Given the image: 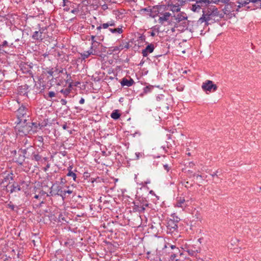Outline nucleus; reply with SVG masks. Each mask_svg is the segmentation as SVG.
I'll list each match as a JSON object with an SVG mask.
<instances>
[{
	"label": "nucleus",
	"mask_w": 261,
	"mask_h": 261,
	"mask_svg": "<svg viewBox=\"0 0 261 261\" xmlns=\"http://www.w3.org/2000/svg\"><path fill=\"white\" fill-rule=\"evenodd\" d=\"M250 3L253 4L257 8H261V0H235V2H230L229 4L225 6L223 11L225 14H229L234 11H239V9L245 7Z\"/></svg>",
	"instance_id": "obj_1"
},
{
	"label": "nucleus",
	"mask_w": 261,
	"mask_h": 261,
	"mask_svg": "<svg viewBox=\"0 0 261 261\" xmlns=\"http://www.w3.org/2000/svg\"><path fill=\"white\" fill-rule=\"evenodd\" d=\"M213 11H212V13L208 14V16H202L200 17L198 20V22L202 23V22H205V24L208 25L209 24L208 22L210 21H215V18L216 17H219V18H222L224 17V14H225L224 11L223 13H221L218 11L217 8H213Z\"/></svg>",
	"instance_id": "obj_2"
},
{
	"label": "nucleus",
	"mask_w": 261,
	"mask_h": 261,
	"mask_svg": "<svg viewBox=\"0 0 261 261\" xmlns=\"http://www.w3.org/2000/svg\"><path fill=\"white\" fill-rule=\"evenodd\" d=\"M180 221V218L173 214L171 218L167 220V233H172L177 232L178 223Z\"/></svg>",
	"instance_id": "obj_3"
},
{
	"label": "nucleus",
	"mask_w": 261,
	"mask_h": 261,
	"mask_svg": "<svg viewBox=\"0 0 261 261\" xmlns=\"http://www.w3.org/2000/svg\"><path fill=\"white\" fill-rule=\"evenodd\" d=\"M17 116L19 120L18 124H20L22 122L25 123L27 122V118L29 117V114L25 106L22 104L19 107L17 111Z\"/></svg>",
	"instance_id": "obj_4"
},
{
	"label": "nucleus",
	"mask_w": 261,
	"mask_h": 261,
	"mask_svg": "<svg viewBox=\"0 0 261 261\" xmlns=\"http://www.w3.org/2000/svg\"><path fill=\"white\" fill-rule=\"evenodd\" d=\"M105 49V47L99 42L91 43L90 50L92 51L93 55L101 56L102 49Z\"/></svg>",
	"instance_id": "obj_5"
},
{
	"label": "nucleus",
	"mask_w": 261,
	"mask_h": 261,
	"mask_svg": "<svg viewBox=\"0 0 261 261\" xmlns=\"http://www.w3.org/2000/svg\"><path fill=\"white\" fill-rule=\"evenodd\" d=\"M202 88L204 91H215L217 89V86L216 84H214L212 81L207 80L203 83Z\"/></svg>",
	"instance_id": "obj_6"
},
{
	"label": "nucleus",
	"mask_w": 261,
	"mask_h": 261,
	"mask_svg": "<svg viewBox=\"0 0 261 261\" xmlns=\"http://www.w3.org/2000/svg\"><path fill=\"white\" fill-rule=\"evenodd\" d=\"M129 42L122 41L118 46H116L112 47L111 51L113 53L117 54L124 48H129Z\"/></svg>",
	"instance_id": "obj_7"
},
{
	"label": "nucleus",
	"mask_w": 261,
	"mask_h": 261,
	"mask_svg": "<svg viewBox=\"0 0 261 261\" xmlns=\"http://www.w3.org/2000/svg\"><path fill=\"white\" fill-rule=\"evenodd\" d=\"M177 247L175 245H171L170 243L165 245L162 249V253L166 256L169 257L171 255V252H173L174 248Z\"/></svg>",
	"instance_id": "obj_8"
},
{
	"label": "nucleus",
	"mask_w": 261,
	"mask_h": 261,
	"mask_svg": "<svg viewBox=\"0 0 261 261\" xmlns=\"http://www.w3.org/2000/svg\"><path fill=\"white\" fill-rule=\"evenodd\" d=\"M29 125L30 134L32 135L36 133L38 130L41 129L40 125L37 122H28Z\"/></svg>",
	"instance_id": "obj_9"
},
{
	"label": "nucleus",
	"mask_w": 261,
	"mask_h": 261,
	"mask_svg": "<svg viewBox=\"0 0 261 261\" xmlns=\"http://www.w3.org/2000/svg\"><path fill=\"white\" fill-rule=\"evenodd\" d=\"M6 188L8 192H9L10 193L17 192L21 190L20 187L17 182H13L11 185L8 184L6 186Z\"/></svg>",
	"instance_id": "obj_10"
},
{
	"label": "nucleus",
	"mask_w": 261,
	"mask_h": 261,
	"mask_svg": "<svg viewBox=\"0 0 261 261\" xmlns=\"http://www.w3.org/2000/svg\"><path fill=\"white\" fill-rule=\"evenodd\" d=\"M182 253L178 247L174 248L173 252H171V255L169 257V261H177L178 260L177 257L181 255Z\"/></svg>",
	"instance_id": "obj_11"
},
{
	"label": "nucleus",
	"mask_w": 261,
	"mask_h": 261,
	"mask_svg": "<svg viewBox=\"0 0 261 261\" xmlns=\"http://www.w3.org/2000/svg\"><path fill=\"white\" fill-rule=\"evenodd\" d=\"M29 86L27 84L21 85L18 88V93L20 96H28Z\"/></svg>",
	"instance_id": "obj_12"
},
{
	"label": "nucleus",
	"mask_w": 261,
	"mask_h": 261,
	"mask_svg": "<svg viewBox=\"0 0 261 261\" xmlns=\"http://www.w3.org/2000/svg\"><path fill=\"white\" fill-rule=\"evenodd\" d=\"M154 49V44L150 43L149 44L145 49H143L142 51V54L143 57H147L148 54L151 53L153 51Z\"/></svg>",
	"instance_id": "obj_13"
},
{
	"label": "nucleus",
	"mask_w": 261,
	"mask_h": 261,
	"mask_svg": "<svg viewBox=\"0 0 261 261\" xmlns=\"http://www.w3.org/2000/svg\"><path fill=\"white\" fill-rule=\"evenodd\" d=\"M196 4L199 5L201 8H206L208 5L213 3V0H195Z\"/></svg>",
	"instance_id": "obj_14"
},
{
	"label": "nucleus",
	"mask_w": 261,
	"mask_h": 261,
	"mask_svg": "<svg viewBox=\"0 0 261 261\" xmlns=\"http://www.w3.org/2000/svg\"><path fill=\"white\" fill-rule=\"evenodd\" d=\"M175 206L182 208H185L187 206V204L185 198L181 197L177 198Z\"/></svg>",
	"instance_id": "obj_15"
},
{
	"label": "nucleus",
	"mask_w": 261,
	"mask_h": 261,
	"mask_svg": "<svg viewBox=\"0 0 261 261\" xmlns=\"http://www.w3.org/2000/svg\"><path fill=\"white\" fill-rule=\"evenodd\" d=\"M21 124H22V125L19 129V132H22L24 135L30 134L29 125H28V123L25 122L24 123L23 122H22Z\"/></svg>",
	"instance_id": "obj_16"
},
{
	"label": "nucleus",
	"mask_w": 261,
	"mask_h": 261,
	"mask_svg": "<svg viewBox=\"0 0 261 261\" xmlns=\"http://www.w3.org/2000/svg\"><path fill=\"white\" fill-rule=\"evenodd\" d=\"M45 37V35H43L41 32L35 31L32 35V38L35 40L41 41Z\"/></svg>",
	"instance_id": "obj_17"
},
{
	"label": "nucleus",
	"mask_w": 261,
	"mask_h": 261,
	"mask_svg": "<svg viewBox=\"0 0 261 261\" xmlns=\"http://www.w3.org/2000/svg\"><path fill=\"white\" fill-rule=\"evenodd\" d=\"M213 8H216L215 6H210V5H208V6L206 8H202V16H208V14L210 13L211 14L212 13V11H213Z\"/></svg>",
	"instance_id": "obj_18"
},
{
	"label": "nucleus",
	"mask_w": 261,
	"mask_h": 261,
	"mask_svg": "<svg viewBox=\"0 0 261 261\" xmlns=\"http://www.w3.org/2000/svg\"><path fill=\"white\" fill-rule=\"evenodd\" d=\"M171 16V14L169 12H165L159 17V22L161 24H163L164 21H167Z\"/></svg>",
	"instance_id": "obj_19"
},
{
	"label": "nucleus",
	"mask_w": 261,
	"mask_h": 261,
	"mask_svg": "<svg viewBox=\"0 0 261 261\" xmlns=\"http://www.w3.org/2000/svg\"><path fill=\"white\" fill-rule=\"evenodd\" d=\"M134 83V81L132 79H130L128 80L126 78H123L121 82V84L122 86H126L127 87H130L132 86Z\"/></svg>",
	"instance_id": "obj_20"
},
{
	"label": "nucleus",
	"mask_w": 261,
	"mask_h": 261,
	"mask_svg": "<svg viewBox=\"0 0 261 261\" xmlns=\"http://www.w3.org/2000/svg\"><path fill=\"white\" fill-rule=\"evenodd\" d=\"M13 180V177L12 173H8L5 177H4V179H3L1 181V184H4L5 182H9L8 184H10V181Z\"/></svg>",
	"instance_id": "obj_21"
},
{
	"label": "nucleus",
	"mask_w": 261,
	"mask_h": 261,
	"mask_svg": "<svg viewBox=\"0 0 261 261\" xmlns=\"http://www.w3.org/2000/svg\"><path fill=\"white\" fill-rule=\"evenodd\" d=\"M175 19L176 22H179L182 20H186L187 19V16L184 13H180L177 15Z\"/></svg>",
	"instance_id": "obj_22"
},
{
	"label": "nucleus",
	"mask_w": 261,
	"mask_h": 261,
	"mask_svg": "<svg viewBox=\"0 0 261 261\" xmlns=\"http://www.w3.org/2000/svg\"><path fill=\"white\" fill-rule=\"evenodd\" d=\"M63 6L65 7L64 10L68 11L69 10V7H71L73 4L68 0H63Z\"/></svg>",
	"instance_id": "obj_23"
},
{
	"label": "nucleus",
	"mask_w": 261,
	"mask_h": 261,
	"mask_svg": "<svg viewBox=\"0 0 261 261\" xmlns=\"http://www.w3.org/2000/svg\"><path fill=\"white\" fill-rule=\"evenodd\" d=\"M109 31L113 34H121L123 33L122 27L117 28H109Z\"/></svg>",
	"instance_id": "obj_24"
},
{
	"label": "nucleus",
	"mask_w": 261,
	"mask_h": 261,
	"mask_svg": "<svg viewBox=\"0 0 261 261\" xmlns=\"http://www.w3.org/2000/svg\"><path fill=\"white\" fill-rule=\"evenodd\" d=\"M82 60H84L88 58L90 55H93L92 51L89 49L88 51H85L83 53L80 54Z\"/></svg>",
	"instance_id": "obj_25"
},
{
	"label": "nucleus",
	"mask_w": 261,
	"mask_h": 261,
	"mask_svg": "<svg viewBox=\"0 0 261 261\" xmlns=\"http://www.w3.org/2000/svg\"><path fill=\"white\" fill-rule=\"evenodd\" d=\"M120 114L119 113V111L118 110H115L113 111V112L111 114V117L115 120L118 119L120 117Z\"/></svg>",
	"instance_id": "obj_26"
},
{
	"label": "nucleus",
	"mask_w": 261,
	"mask_h": 261,
	"mask_svg": "<svg viewBox=\"0 0 261 261\" xmlns=\"http://www.w3.org/2000/svg\"><path fill=\"white\" fill-rule=\"evenodd\" d=\"M153 88V86L151 85H149L143 88V93H142L141 95L146 94L149 92H150Z\"/></svg>",
	"instance_id": "obj_27"
},
{
	"label": "nucleus",
	"mask_w": 261,
	"mask_h": 261,
	"mask_svg": "<svg viewBox=\"0 0 261 261\" xmlns=\"http://www.w3.org/2000/svg\"><path fill=\"white\" fill-rule=\"evenodd\" d=\"M202 8L200 7L199 5L196 4L192 5L191 8V10L194 12H199Z\"/></svg>",
	"instance_id": "obj_28"
},
{
	"label": "nucleus",
	"mask_w": 261,
	"mask_h": 261,
	"mask_svg": "<svg viewBox=\"0 0 261 261\" xmlns=\"http://www.w3.org/2000/svg\"><path fill=\"white\" fill-rule=\"evenodd\" d=\"M211 175L213 177H214L215 176L217 177L218 180L217 181H215L216 182L221 181L222 179L220 178L219 177L220 175V172H219L218 170H217L215 172H214L213 174H211Z\"/></svg>",
	"instance_id": "obj_29"
},
{
	"label": "nucleus",
	"mask_w": 261,
	"mask_h": 261,
	"mask_svg": "<svg viewBox=\"0 0 261 261\" xmlns=\"http://www.w3.org/2000/svg\"><path fill=\"white\" fill-rule=\"evenodd\" d=\"M230 2H235V0H216L213 1V3L216 4H218L219 2H221L222 3L225 4V6L227 4H229Z\"/></svg>",
	"instance_id": "obj_30"
},
{
	"label": "nucleus",
	"mask_w": 261,
	"mask_h": 261,
	"mask_svg": "<svg viewBox=\"0 0 261 261\" xmlns=\"http://www.w3.org/2000/svg\"><path fill=\"white\" fill-rule=\"evenodd\" d=\"M25 158V157L24 155L20 154L18 159L16 160V162L18 164L22 165L24 161Z\"/></svg>",
	"instance_id": "obj_31"
},
{
	"label": "nucleus",
	"mask_w": 261,
	"mask_h": 261,
	"mask_svg": "<svg viewBox=\"0 0 261 261\" xmlns=\"http://www.w3.org/2000/svg\"><path fill=\"white\" fill-rule=\"evenodd\" d=\"M38 194H39L40 196V200L41 199H44L45 196H48V195L43 190H40L38 191Z\"/></svg>",
	"instance_id": "obj_32"
},
{
	"label": "nucleus",
	"mask_w": 261,
	"mask_h": 261,
	"mask_svg": "<svg viewBox=\"0 0 261 261\" xmlns=\"http://www.w3.org/2000/svg\"><path fill=\"white\" fill-rule=\"evenodd\" d=\"M67 175L68 176H71L73 178V179L76 181V175L75 173L73 172L71 169L69 170L68 173L67 174Z\"/></svg>",
	"instance_id": "obj_33"
},
{
	"label": "nucleus",
	"mask_w": 261,
	"mask_h": 261,
	"mask_svg": "<svg viewBox=\"0 0 261 261\" xmlns=\"http://www.w3.org/2000/svg\"><path fill=\"white\" fill-rule=\"evenodd\" d=\"M187 252L188 253L189 255L192 256H195L197 253V250L195 251L190 249H188Z\"/></svg>",
	"instance_id": "obj_34"
},
{
	"label": "nucleus",
	"mask_w": 261,
	"mask_h": 261,
	"mask_svg": "<svg viewBox=\"0 0 261 261\" xmlns=\"http://www.w3.org/2000/svg\"><path fill=\"white\" fill-rule=\"evenodd\" d=\"M60 92L63 93L66 96H67L70 92V89L69 88H66L65 89H62L60 91Z\"/></svg>",
	"instance_id": "obj_35"
},
{
	"label": "nucleus",
	"mask_w": 261,
	"mask_h": 261,
	"mask_svg": "<svg viewBox=\"0 0 261 261\" xmlns=\"http://www.w3.org/2000/svg\"><path fill=\"white\" fill-rule=\"evenodd\" d=\"M32 160H35L36 161H39L41 160V156L38 154H34L32 156Z\"/></svg>",
	"instance_id": "obj_36"
},
{
	"label": "nucleus",
	"mask_w": 261,
	"mask_h": 261,
	"mask_svg": "<svg viewBox=\"0 0 261 261\" xmlns=\"http://www.w3.org/2000/svg\"><path fill=\"white\" fill-rule=\"evenodd\" d=\"M180 7H179V5H178L177 6L176 5H173L171 7V10L173 11V12H178L180 11Z\"/></svg>",
	"instance_id": "obj_37"
},
{
	"label": "nucleus",
	"mask_w": 261,
	"mask_h": 261,
	"mask_svg": "<svg viewBox=\"0 0 261 261\" xmlns=\"http://www.w3.org/2000/svg\"><path fill=\"white\" fill-rule=\"evenodd\" d=\"M33 149H34L33 147L31 145H30V147H28L27 149H21V152L23 153L22 155L25 156V155L27 154V150H28V149L33 150Z\"/></svg>",
	"instance_id": "obj_38"
},
{
	"label": "nucleus",
	"mask_w": 261,
	"mask_h": 261,
	"mask_svg": "<svg viewBox=\"0 0 261 261\" xmlns=\"http://www.w3.org/2000/svg\"><path fill=\"white\" fill-rule=\"evenodd\" d=\"M47 73L51 76H55V71L54 68H51L50 70L47 71Z\"/></svg>",
	"instance_id": "obj_39"
},
{
	"label": "nucleus",
	"mask_w": 261,
	"mask_h": 261,
	"mask_svg": "<svg viewBox=\"0 0 261 261\" xmlns=\"http://www.w3.org/2000/svg\"><path fill=\"white\" fill-rule=\"evenodd\" d=\"M54 69V71H55V74H58L60 73H63V69H58V68H56L55 69Z\"/></svg>",
	"instance_id": "obj_40"
},
{
	"label": "nucleus",
	"mask_w": 261,
	"mask_h": 261,
	"mask_svg": "<svg viewBox=\"0 0 261 261\" xmlns=\"http://www.w3.org/2000/svg\"><path fill=\"white\" fill-rule=\"evenodd\" d=\"M164 169L166 170L167 172L169 171L171 169V167L168 165V164H166L163 165Z\"/></svg>",
	"instance_id": "obj_41"
},
{
	"label": "nucleus",
	"mask_w": 261,
	"mask_h": 261,
	"mask_svg": "<svg viewBox=\"0 0 261 261\" xmlns=\"http://www.w3.org/2000/svg\"><path fill=\"white\" fill-rule=\"evenodd\" d=\"M46 30V27H44V28H39V31H38V32H41L42 33V34L43 35H45V33H44V31Z\"/></svg>",
	"instance_id": "obj_42"
},
{
	"label": "nucleus",
	"mask_w": 261,
	"mask_h": 261,
	"mask_svg": "<svg viewBox=\"0 0 261 261\" xmlns=\"http://www.w3.org/2000/svg\"><path fill=\"white\" fill-rule=\"evenodd\" d=\"M109 27H114L115 25V22L114 20H111L108 22Z\"/></svg>",
	"instance_id": "obj_43"
},
{
	"label": "nucleus",
	"mask_w": 261,
	"mask_h": 261,
	"mask_svg": "<svg viewBox=\"0 0 261 261\" xmlns=\"http://www.w3.org/2000/svg\"><path fill=\"white\" fill-rule=\"evenodd\" d=\"M96 36L95 35L91 36V43L97 42V41L95 40Z\"/></svg>",
	"instance_id": "obj_44"
},
{
	"label": "nucleus",
	"mask_w": 261,
	"mask_h": 261,
	"mask_svg": "<svg viewBox=\"0 0 261 261\" xmlns=\"http://www.w3.org/2000/svg\"><path fill=\"white\" fill-rule=\"evenodd\" d=\"M101 25L102 28L105 29H107L108 27H109L108 22L107 23L101 24Z\"/></svg>",
	"instance_id": "obj_45"
},
{
	"label": "nucleus",
	"mask_w": 261,
	"mask_h": 261,
	"mask_svg": "<svg viewBox=\"0 0 261 261\" xmlns=\"http://www.w3.org/2000/svg\"><path fill=\"white\" fill-rule=\"evenodd\" d=\"M48 94V96L50 98L54 97L56 95L54 91H49Z\"/></svg>",
	"instance_id": "obj_46"
},
{
	"label": "nucleus",
	"mask_w": 261,
	"mask_h": 261,
	"mask_svg": "<svg viewBox=\"0 0 261 261\" xmlns=\"http://www.w3.org/2000/svg\"><path fill=\"white\" fill-rule=\"evenodd\" d=\"M101 9L103 10H106L108 9V5L107 4H104L101 5Z\"/></svg>",
	"instance_id": "obj_47"
},
{
	"label": "nucleus",
	"mask_w": 261,
	"mask_h": 261,
	"mask_svg": "<svg viewBox=\"0 0 261 261\" xmlns=\"http://www.w3.org/2000/svg\"><path fill=\"white\" fill-rule=\"evenodd\" d=\"M8 207L9 208H11L13 211L14 210L15 206L13 204H11V203L8 204Z\"/></svg>",
	"instance_id": "obj_48"
},
{
	"label": "nucleus",
	"mask_w": 261,
	"mask_h": 261,
	"mask_svg": "<svg viewBox=\"0 0 261 261\" xmlns=\"http://www.w3.org/2000/svg\"><path fill=\"white\" fill-rule=\"evenodd\" d=\"M61 103L62 105H65L67 103V101L65 99H61Z\"/></svg>",
	"instance_id": "obj_49"
},
{
	"label": "nucleus",
	"mask_w": 261,
	"mask_h": 261,
	"mask_svg": "<svg viewBox=\"0 0 261 261\" xmlns=\"http://www.w3.org/2000/svg\"><path fill=\"white\" fill-rule=\"evenodd\" d=\"M179 3H180V5H184V4H185L186 2H187V1H186V0H181V1H179Z\"/></svg>",
	"instance_id": "obj_50"
},
{
	"label": "nucleus",
	"mask_w": 261,
	"mask_h": 261,
	"mask_svg": "<svg viewBox=\"0 0 261 261\" xmlns=\"http://www.w3.org/2000/svg\"><path fill=\"white\" fill-rule=\"evenodd\" d=\"M79 12V10L77 9H74L71 11V13L75 14Z\"/></svg>",
	"instance_id": "obj_51"
},
{
	"label": "nucleus",
	"mask_w": 261,
	"mask_h": 261,
	"mask_svg": "<svg viewBox=\"0 0 261 261\" xmlns=\"http://www.w3.org/2000/svg\"><path fill=\"white\" fill-rule=\"evenodd\" d=\"M194 176H196V178H201L202 180H203L202 179V176L200 175H199V174H197V175H196V174H194Z\"/></svg>",
	"instance_id": "obj_52"
},
{
	"label": "nucleus",
	"mask_w": 261,
	"mask_h": 261,
	"mask_svg": "<svg viewBox=\"0 0 261 261\" xmlns=\"http://www.w3.org/2000/svg\"><path fill=\"white\" fill-rule=\"evenodd\" d=\"M34 198H35V199H39L40 200V196H39V194H35L34 196Z\"/></svg>",
	"instance_id": "obj_53"
},
{
	"label": "nucleus",
	"mask_w": 261,
	"mask_h": 261,
	"mask_svg": "<svg viewBox=\"0 0 261 261\" xmlns=\"http://www.w3.org/2000/svg\"><path fill=\"white\" fill-rule=\"evenodd\" d=\"M79 102L80 104H83L85 102V99L83 98H81V99L80 100Z\"/></svg>",
	"instance_id": "obj_54"
},
{
	"label": "nucleus",
	"mask_w": 261,
	"mask_h": 261,
	"mask_svg": "<svg viewBox=\"0 0 261 261\" xmlns=\"http://www.w3.org/2000/svg\"><path fill=\"white\" fill-rule=\"evenodd\" d=\"M43 200H44V199H41V200H40V202L39 204L38 205V206H39V207H41V206H42V204L43 203H44Z\"/></svg>",
	"instance_id": "obj_55"
},
{
	"label": "nucleus",
	"mask_w": 261,
	"mask_h": 261,
	"mask_svg": "<svg viewBox=\"0 0 261 261\" xmlns=\"http://www.w3.org/2000/svg\"><path fill=\"white\" fill-rule=\"evenodd\" d=\"M8 44V42L7 41H4L3 42V44H2V46H6Z\"/></svg>",
	"instance_id": "obj_56"
},
{
	"label": "nucleus",
	"mask_w": 261,
	"mask_h": 261,
	"mask_svg": "<svg viewBox=\"0 0 261 261\" xmlns=\"http://www.w3.org/2000/svg\"><path fill=\"white\" fill-rule=\"evenodd\" d=\"M101 29H102V27H101V24H100L99 26H98V27H97L96 28V29H97V30L98 31H98H99V32H100Z\"/></svg>",
	"instance_id": "obj_57"
},
{
	"label": "nucleus",
	"mask_w": 261,
	"mask_h": 261,
	"mask_svg": "<svg viewBox=\"0 0 261 261\" xmlns=\"http://www.w3.org/2000/svg\"><path fill=\"white\" fill-rule=\"evenodd\" d=\"M72 191H71V190H67V191H64V195L65 194V193H68V194H71L72 193Z\"/></svg>",
	"instance_id": "obj_58"
},
{
	"label": "nucleus",
	"mask_w": 261,
	"mask_h": 261,
	"mask_svg": "<svg viewBox=\"0 0 261 261\" xmlns=\"http://www.w3.org/2000/svg\"><path fill=\"white\" fill-rule=\"evenodd\" d=\"M48 54L45 53V54H42V57L44 58H45L46 57H48Z\"/></svg>",
	"instance_id": "obj_59"
},
{
	"label": "nucleus",
	"mask_w": 261,
	"mask_h": 261,
	"mask_svg": "<svg viewBox=\"0 0 261 261\" xmlns=\"http://www.w3.org/2000/svg\"><path fill=\"white\" fill-rule=\"evenodd\" d=\"M62 127L64 129H66L67 128V126L66 124H64L63 125H62Z\"/></svg>",
	"instance_id": "obj_60"
},
{
	"label": "nucleus",
	"mask_w": 261,
	"mask_h": 261,
	"mask_svg": "<svg viewBox=\"0 0 261 261\" xmlns=\"http://www.w3.org/2000/svg\"><path fill=\"white\" fill-rule=\"evenodd\" d=\"M150 35H151V36H152V37H154V36H155V33H154V32H153V31H152V32H151L150 33Z\"/></svg>",
	"instance_id": "obj_61"
},
{
	"label": "nucleus",
	"mask_w": 261,
	"mask_h": 261,
	"mask_svg": "<svg viewBox=\"0 0 261 261\" xmlns=\"http://www.w3.org/2000/svg\"><path fill=\"white\" fill-rule=\"evenodd\" d=\"M91 29L92 30H93L95 28V25L94 24H91L90 26V28L89 29Z\"/></svg>",
	"instance_id": "obj_62"
},
{
	"label": "nucleus",
	"mask_w": 261,
	"mask_h": 261,
	"mask_svg": "<svg viewBox=\"0 0 261 261\" xmlns=\"http://www.w3.org/2000/svg\"><path fill=\"white\" fill-rule=\"evenodd\" d=\"M150 181L149 180H147V181H145V184H150Z\"/></svg>",
	"instance_id": "obj_63"
},
{
	"label": "nucleus",
	"mask_w": 261,
	"mask_h": 261,
	"mask_svg": "<svg viewBox=\"0 0 261 261\" xmlns=\"http://www.w3.org/2000/svg\"><path fill=\"white\" fill-rule=\"evenodd\" d=\"M39 141H43V138L42 137H39Z\"/></svg>",
	"instance_id": "obj_64"
}]
</instances>
